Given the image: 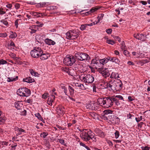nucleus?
Instances as JSON below:
<instances>
[{"label":"nucleus","instance_id":"f257e3e1","mask_svg":"<svg viewBox=\"0 0 150 150\" xmlns=\"http://www.w3.org/2000/svg\"><path fill=\"white\" fill-rule=\"evenodd\" d=\"M83 132L80 134V136L81 139L86 142H90L91 139L93 142H96L97 141L96 137L91 130H83Z\"/></svg>","mask_w":150,"mask_h":150},{"label":"nucleus","instance_id":"f03ea898","mask_svg":"<svg viewBox=\"0 0 150 150\" xmlns=\"http://www.w3.org/2000/svg\"><path fill=\"white\" fill-rule=\"evenodd\" d=\"M122 84L121 81L117 79L114 81H111L105 85L106 88L110 91H117L122 88Z\"/></svg>","mask_w":150,"mask_h":150},{"label":"nucleus","instance_id":"7ed1b4c3","mask_svg":"<svg viewBox=\"0 0 150 150\" xmlns=\"http://www.w3.org/2000/svg\"><path fill=\"white\" fill-rule=\"evenodd\" d=\"M111 97L108 96L98 98L97 100L98 103L100 106L104 108H108L113 105Z\"/></svg>","mask_w":150,"mask_h":150},{"label":"nucleus","instance_id":"20e7f679","mask_svg":"<svg viewBox=\"0 0 150 150\" xmlns=\"http://www.w3.org/2000/svg\"><path fill=\"white\" fill-rule=\"evenodd\" d=\"M43 53V51L39 47H35L33 50L31 51L30 54L32 57L34 58H38L40 57L41 54Z\"/></svg>","mask_w":150,"mask_h":150},{"label":"nucleus","instance_id":"39448f33","mask_svg":"<svg viewBox=\"0 0 150 150\" xmlns=\"http://www.w3.org/2000/svg\"><path fill=\"white\" fill-rule=\"evenodd\" d=\"M80 79L82 81L85 83H91L94 81L93 77L91 75L87 74L86 75H81L80 76Z\"/></svg>","mask_w":150,"mask_h":150},{"label":"nucleus","instance_id":"423d86ee","mask_svg":"<svg viewBox=\"0 0 150 150\" xmlns=\"http://www.w3.org/2000/svg\"><path fill=\"white\" fill-rule=\"evenodd\" d=\"M75 57L77 60L80 61H89L90 59V57L88 54L82 52L76 53Z\"/></svg>","mask_w":150,"mask_h":150},{"label":"nucleus","instance_id":"0eeeda50","mask_svg":"<svg viewBox=\"0 0 150 150\" xmlns=\"http://www.w3.org/2000/svg\"><path fill=\"white\" fill-rule=\"evenodd\" d=\"M75 62V58L72 55H67L63 60L64 63L68 66L72 65Z\"/></svg>","mask_w":150,"mask_h":150},{"label":"nucleus","instance_id":"6e6552de","mask_svg":"<svg viewBox=\"0 0 150 150\" xmlns=\"http://www.w3.org/2000/svg\"><path fill=\"white\" fill-rule=\"evenodd\" d=\"M17 94L21 96H28L31 94L29 90L26 88H21L18 89L17 91Z\"/></svg>","mask_w":150,"mask_h":150},{"label":"nucleus","instance_id":"1a4fd4ad","mask_svg":"<svg viewBox=\"0 0 150 150\" xmlns=\"http://www.w3.org/2000/svg\"><path fill=\"white\" fill-rule=\"evenodd\" d=\"M98 71L101 74L104 78H107L110 75L109 71L107 68H104L103 67L100 68H96Z\"/></svg>","mask_w":150,"mask_h":150},{"label":"nucleus","instance_id":"9d476101","mask_svg":"<svg viewBox=\"0 0 150 150\" xmlns=\"http://www.w3.org/2000/svg\"><path fill=\"white\" fill-rule=\"evenodd\" d=\"M112 111L110 110H106L104 111V115L103 116V119L105 120H107L109 121L110 119V117H112L111 114Z\"/></svg>","mask_w":150,"mask_h":150},{"label":"nucleus","instance_id":"9b49d317","mask_svg":"<svg viewBox=\"0 0 150 150\" xmlns=\"http://www.w3.org/2000/svg\"><path fill=\"white\" fill-rule=\"evenodd\" d=\"M134 37L137 39H138L142 41H144L146 40L147 37L146 35L139 34H134Z\"/></svg>","mask_w":150,"mask_h":150},{"label":"nucleus","instance_id":"f8f14e48","mask_svg":"<svg viewBox=\"0 0 150 150\" xmlns=\"http://www.w3.org/2000/svg\"><path fill=\"white\" fill-rule=\"evenodd\" d=\"M109 121L111 122L113 124H118L120 122V119L116 116L112 115V117H110Z\"/></svg>","mask_w":150,"mask_h":150},{"label":"nucleus","instance_id":"ddd939ff","mask_svg":"<svg viewBox=\"0 0 150 150\" xmlns=\"http://www.w3.org/2000/svg\"><path fill=\"white\" fill-rule=\"evenodd\" d=\"M72 33V40L77 38L80 34V32L79 31L77 30H71Z\"/></svg>","mask_w":150,"mask_h":150},{"label":"nucleus","instance_id":"4468645a","mask_svg":"<svg viewBox=\"0 0 150 150\" xmlns=\"http://www.w3.org/2000/svg\"><path fill=\"white\" fill-rule=\"evenodd\" d=\"M95 132L96 134L101 138H104L105 137L104 133L98 129H96Z\"/></svg>","mask_w":150,"mask_h":150},{"label":"nucleus","instance_id":"2eb2a0df","mask_svg":"<svg viewBox=\"0 0 150 150\" xmlns=\"http://www.w3.org/2000/svg\"><path fill=\"white\" fill-rule=\"evenodd\" d=\"M15 108L18 110H22L23 108V104L21 102L19 101H17L15 102L14 103Z\"/></svg>","mask_w":150,"mask_h":150},{"label":"nucleus","instance_id":"dca6fc26","mask_svg":"<svg viewBox=\"0 0 150 150\" xmlns=\"http://www.w3.org/2000/svg\"><path fill=\"white\" fill-rule=\"evenodd\" d=\"M50 54L48 53L41 54V55L40 56V59L42 60H44L47 59L50 57Z\"/></svg>","mask_w":150,"mask_h":150},{"label":"nucleus","instance_id":"f3484780","mask_svg":"<svg viewBox=\"0 0 150 150\" xmlns=\"http://www.w3.org/2000/svg\"><path fill=\"white\" fill-rule=\"evenodd\" d=\"M96 105L97 103H91L88 104L86 107L88 109L93 110L95 109L94 106Z\"/></svg>","mask_w":150,"mask_h":150},{"label":"nucleus","instance_id":"a211bd4d","mask_svg":"<svg viewBox=\"0 0 150 150\" xmlns=\"http://www.w3.org/2000/svg\"><path fill=\"white\" fill-rule=\"evenodd\" d=\"M45 42L48 45H54L55 44V42L54 41L48 38L46 39L45 40Z\"/></svg>","mask_w":150,"mask_h":150},{"label":"nucleus","instance_id":"6ab92c4d","mask_svg":"<svg viewBox=\"0 0 150 150\" xmlns=\"http://www.w3.org/2000/svg\"><path fill=\"white\" fill-rule=\"evenodd\" d=\"M55 98V96L52 95L51 96V97L49 98L47 101V103L50 105L52 106V103L54 101V100Z\"/></svg>","mask_w":150,"mask_h":150},{"label":"nucleus","instance_id":"aec40b11","mask_svg":"<svg viewBox=\"0 0 150 150\" xmlns=\"http://www.w3.org/2000/svg\"><path fill=\"white\" fill-rule=\"evenodd\" d=\"M34 81V79H32L31 77L27 78H26L23 79V81L28 83H31Z\"/></svg>","mask_w":150,"mask_h":150},{"label":"nucleus","instance_id":"412c9836","mask_svg":"<svg viewBox=\"0 0 150 150\" xmlns=\"http://www.w3.org/2000/svg\"><path fill=\"white\" fill-rule=\"evenodd\" d=\"M111 78L118 79L120 78L118 74L116 72H112L111 74L110 77Z\"/></svg>","mask_w":150,"mask_h":150},{"label":"nucleus","instance_id":"4be33fe9","mask_svg":"<svg viewBox=\"0 0 150 150\" xmlns=\"http://www.w3.org/2000/svg\"><path fill=\"white\" fill-rule=\"evenodd\" d=\"M66 35L67 39L72 40V33L71 30L69 31L66 33Z\"/></svg>","mask_w":150,"mask_h":150},{"label":"nucleus","instance_id":"5701e85b","mask_svg":"<svg viewBox=\"0 0 150 150\" xmlns=\"http://www.w3.org/2000/svg\"><path fill=\"white\" fill-rule=\"evenodd\" d=\"M108 62V58H104V59H101L99 60L100 63L103 65H104L106 64Z\"/></svg>","mask_w":150,"mask_h":150},{"label":"nucleus","instance_id":"b1692460","mask_svg":"<svg viewBox=\"0 0 150 150\" xmlns=\"http://www.w3.org/2000/svg\"><path fill=\"white\" fill-rule=\"evenodd\" d=\"M75 86L76 87H79L80 89L83 90H85L86 88L84 87V85L82 84H81L79 83H76L75 84Z\"/></svg>","mask_w":150,"mask_h":150},{"label":"nucleus","instance_id":"393cba45","mask_svg":"<svg viewBox=\"0 0 150 150\" xmlns=\"http://www.w3.org/2000/svg\"><path fill=\"white\" fill-rule=\"evenodd\" d=\"M99 8L98 7H93L92 8L90 11L86 12V15H87L88 14H89L91 13H93L98 10L99 9Z\"/></svg>","mask_w":150,"mask_h":150},{"label":"nucleus","instance_id":"a878e982","mask_svg":"<svg viewBox=\"0 0 150 150\" xmlns=\"http://www.w3.org/2000/svg\"><path fill=\"white\" fill-rule=\"evenodd\" d=\"M64 109L63 107H58L57 108V111L58 113L62 114L64 113Z\"/></svg>","mask_w":150,"mask_h":150},{"label":"nucleus","instance_id":"bb28decb","mask_svg":"<svg viewBox=\"0 0 150 150\" xmlns=\"http://www.w3.org/2000/svg\"><path fill=\"white\" fill-rule=\"evenodd\" d=\"M89 116L94 119H96L98 117V114L94 112L90 113Z\"/></svg>","mask_w":150,"mask_h":150},{"label":"nucleus","instance_id":"cd10ccee","mask_svg":"<svg viewBox=\"0 0 150 150\" xmlns=\"http://www.w3.org/2000/svg\"><path fill=\"white\" fill-rule=\"evenodd\" d=\"M110 61H112L113 62H115L116 64H119L120 62L119 60L116 57L112 58L111 59H110Z\"/></svg>","mask_w":150,"mask_h":150},{"label":"nucleus","instance_id":"c85d7f7f","mask_svg":"<svg viewBox=\"0 0 150 150\" xmlns=\"http://www.w3.org/2000/svg\"><path fill=\"white\" fill-rule=\"evenodd\" d=\"M18 79V76H16V77L15 78H13V77H8L7 79V81L8 82L15 81L17 80Z\"/></svg>","mask_w":150,"mask_h":150},{"label":"nucleus","instance_id":"c756f323","mask_svg":"<svg viewBox=\"0 0 150 150\" xmlns=\"http://www.w3.org/2000/svg\"><path fill=\"white\" fill-rule=\"evenodd\" d=\"M48 3H46L45 2L40 3H38L37 6L38 7H43L45 6Z\"/></svg>","mask_w":150,"mask_h":150},{"label":"nucleus","instance_id":"7c9ffc66","mask_svg":"<svg viewBox=\"0 0 150 150\" xmlns=\"http://www.w3.org/2000/svg\"><path fill=\"white\" fill-rule=\"evenodd\" d=\"M11 35L9 37L10 38H16L17 36V35L16 33H13L11 31Z\"/></svg>","mask_w":150,"mask_h":150},{"label":"nucleus","instance_id":"2f4dec72","mask_svg":"<svg viewBox=\"0 0 150 150\" xmlns=\"http://www.w3.org/2000/svg\"><path fill=\"white\" fill-rule=\"evenodd\" d=\"M99 59H93L91 61V63L92 64H97L99 62Z\"/></svg>","mask_w":150,"mask_h":150},{"label":"nucleus","instance_id":"473e14b6","mask_svg":"<svg viewBox=\"0 0 150 150\" xmlns=\"http://www.w3.org/2000/svg\"><path fill=\"white\" fill-rule=\"evenodd\" d=\"M69 89L71 95H72L74 93V89L70 86H69Z\"/></svg>","mask_w":150,"mask_h":150},{"label":"nucleus","instance_id":"72a5a7b5","mask_svg":"<svg viewBox=\"0 0 150 150\" xmlns=\"http://www.w3.org/2000/svg\"><path fill=\"white\" fill-rule=\"evenodd\" d=\"M35 115L36 117H37L41 121H42V120H43L42 117L40 115L39 113H37L35 114Z\"/></svg>","mask_w":150,"mask_h":150},{"label":"nucleus","instance_id":"f704fd0d","mask_svg":"<svg viewBox=\"0 0 150 150\" xmlns=\"http://www.w3.org/2000/svg\"><path fill=\"white\" fill-rule=\"evenodd\" d=\"M31 14L35 16H37L38 17H40V16H39V13L33 11Z\"/></svg>","mask_w":150,"mask_h":150},{"label":"nucleus","instance_id":"c9c22d12","mask_svg":"<svg viewBox=\"0 0 150 150\" xmlns=\"http://www.w3.org/2000/svg\"><path fill=\"white\" fill-rule=\"evenodd\" d=\"M111 100L112 101V102L113 103H113H115V104L119 101L118 100L117 98H114V96H111Z\"/></svg>","mask_w":150,"mask_h":150},{"label":"nucleus","instance_id":"e433bc0d","mask_svg":"<svg viewBox=\"0 0 150 150\" xmlns=\"http://www.w3.org/2000/svg\"><path fill=\"white\" fill-rule=\"evenodd\" d=\"M47 135L48 134L47 132H44L40 134V136L41 137L45 138Z\"/></svg>","mask_w":150,"mask_h":150},{"label":"nucleus","instance_id":"4c0bfd02","mask_svg":"<svg viewBox=\"0 0 150 150\" xmlns=\"http://www.w3.org/2000/svg\"><path fill=\"white\" fill-rule=\"evenodd\" d=\"M61 87L62 89L63 90L64 92L65 93V95H67V88L65 86H61Z\"/></svg>","mask_w":150,"mask_h":150},{"label":"nucleus","instance_id":"58836bf2","mask_svg":"<svg viewBox=\"0 0 150 150\" xmlns=\"http://www.w3.org/2000/svg\"><path fill=\"white\" fill-rule=\"evenodd\" d=\"M121 49L122 50H124L125 49L126 46L125 45V42H124L122 41V42L121 46Z\"/></svg>","mask_w":150,"mask_h":150},{"label":"nucleus","instance_id":"ea45409f","mask_svg":"<svg viewBox=\"0 0 150 150\" xmlns=\"http://www.w3.org/2000/svg\"><path fill=\"white\" fill-rule=\"evenodd\" d=\"M106 42V43L111 45H113L115 43V42L114 41L111 40H107Z\"/></svg>","mask_w":150,"mask_h":150},{"label":"nucleus","instance_id":"a19ab883","mask_svg":"<svg viewBox=\"0 0 150 150\" xmlns=\"http://www.w3.org/2000/svg\"><path fill=\"white\" fill-rule=\"evenodd\" d=\"M104 16V14L103 13L100 14L98 15V22H99L103 18V17Z\"/></svg>","mask_w":150,"mask_h":150},{"label":"nucleus","instance_id":"79ce46f5","mask_svg":"<svg viewBox=\"0 0 150 150\" xmlns=\"http://www.w3.org/2000/svg\"><path fill=\"white\" fill-rule=\"evenodd\" d=\"M18 131L19 132L18 133V134L19 135L21 134L22 132H23L24 133L25 132V131L23 129H22L21 128H18Z\"/></svg>","mask_w":150,"mask_h":150},{"label":"nucleus","instance_id":"37998d69","mask_svg":"<svg viewBox=\"0 0 150 150\" xmlns=\"http://www.w3.org/2000/svg\"><path fill=\"white\" fill-rule=\"evenodd\" d=\"M123 54L126 56H129V53L127 50H124L123 51Z\"/></svg>","mask_w":150,"mask_h":150},{"label":"nucleus","instance_id":"c03bdc74","mask_svg":"<svg viewBox=\"0 0 150 150\" xmlns=\"http://www.w3.org/2000/svg\"><path fill=\"white\" fill-rule=\"evenodd\" d=\"M7 63V62L3 59H0V65L1 64H4Z\"/></svg>","mask_w":150,"mask_h":150},{"label":"nucleus","instance_id":"a18cd8bd","mask_svg":"<svg viewBox=\"0 0 150 150\" xmlns=\"http://www.w3.org/2000/svg\"><path fill=\"white\" fill-rule=\"evenodd\" d=\"M3 116L2 112L0 111V121L1 122H4V119L2 118Z\"/></svg>","mask_w":150,"mask_h":150},{"label":"nucleus","instance_id":"49530a36","mask_svg":"<svg viewBox=\"0 0 150 150\" xmlns=\"http://www.w3.org/2000/svg\"><path fill=\"white\" fill-rule=\"evenodd\" d=\"M115 137L116 139L120 135L119 132L118 131H116L115 133Z\"/></svg>","mask_w":150,"mask_h":150},{"label":"nucleus","instance_id":"de8ad7c7","mask_svg":"<svg viewBox=\"0 0 150 150\" xmlns=\"http://www.w3.org/2000/svg\"><path fill=\"white\" fill-rule=\"evenodd\" d=\"M142 119V116H141L140 117H136L135 120H136V122H139Z\"/></svg>","mask_w":150,"mask_h":150},{"label":"nucleus","instance_id":"09e8293b","mask_svg":"<svg viewBox=\"0 0 150 150\" xmlns=\"http://www.w3.org/2000/svg\"><path fill=\"white\" fill-rule=\"evenodd\" d=\"M84 26H85V29L88 27V26H92L93 25V23H91L90 24H83Z\"/></svg>","mask_w":150,"mask_h":150},{"label":"nucleus","instance_id":"8fccbe9b","mask_svg":"<svg viewBox=\"0 0 150 150\" xmlns=\"http://www.w3.org/2000/svg\"><path fill=\"white\" fill-rule=\"evenodd\" d=\"M63 70L64 71L67 72L68 74L70 73V71H69V69L68 68L65 67V68H63Z\"/></svg>","mask_w":150,"mask_h":150},{"label":"nucleus","instance_id":"3c124183","mask_svg":"<svg viewBox=\"0 0 150 150\" xmlns=\"http://www.w3.org/2000/svg\"><path fill=\"white\" fill-rule=\"evenodd\" d=\"M112 31V30L111 28H109L106 30V32L108 34H110Z\"/></svg>","mask_w":150,"mask_h":150},{"label":"nucleus","instance_id":"603ef678","mask_svg":"<svg viewBox=\"0 0 150 150\" xmlns=\"http://www.w3.org/2000/svg\"><path fill=\"white\" fill-rule=\"evenodd\" d=\"M59 140V142L62 144H63L64 145H65L66 144H65L64 142V140L63 139H58Z\"/></svg>","mask_w":150,"mask_h":150},{"label":"nucleus","instance_id":"864d4df0","mask_svg":"<svg viewBox=\"0 0 150 150\" xmlns=\"http://www.w3.org/2000/svg\"><path fill=\"white\" fill-rule=\"evenodd\" d=\"M25 101L26 103H27L30 104H31L33 102V100L31 99H29L27 100H25Z\"/></svg>","mask_w":150,"mask_h":150},{"label":"nucleus","instance_id":"5fc2aeb1","mask_svg":"<svg viewBox=\"0 0 150 150\" xmlns=\"http://www.w3.org/2000/svg\"><path fill=\"white\" fill-rule=\"evenodd\" d=\"M7 36V34L6 33H0V37H2L3 38Z\"/></svg>","mask_w":150,"mask_h":150},{"label":"nucleus","instance_id":"6e6d98bb","mask_svg":"<svg viewBox=\"0 0 150 150\" xmlns=\"http://www.w3.org/2000/svg\"><path fill=\"white\" fill-rule=\"evenodd\" d=\"M114 98H119V99L120 100H122L123 99V97L121 95H117L115 97H114Z\"/></svg>","mask_w":150,"mask_h":150},{"label":"nucleus","instance_id":"4d7b16f0","mask_svg":"<svg viewBox=\"0 0 150 150\" xmlns=\"http://www.w3.org/2000/svg\"><path fill=\"white\" fill-rule=\"evenodd\" d=\"M30 73L33 76H35L36 75L35 73L32 70H30Z\"/></svg>","mask_w":150,"mask_h":150},{"label":"nucleus","instance_id":"13d9d810","mask_svg":"<svg viewBox=\"0 0 150 150\" xmlns=\"http://www.w3.org/2000/svg\"><path fill=\"white\" fill-rule=\"evenodd\" d=\"M150 148L148 147V146H145V147H142V149L143 150H149V149Z\"/></svg>","mask_w":150,"mask_h":150},{"label":"nucleus","instance_id":"bf43d9fd","mask_svg":"<svg viewBox=\"0 0 150 150\" xmlns=\"http://www.w3.org/2000/svg\"><path fill=\"white\" fill-rule=\"evenodd\" d=\"M80 29L81 30H85V26H84L83 24L81 25V26L80 27Z\"/></svg>","mask_w":150,"mask_h":150},{"label":"nucleus","instance_id":"052dcab7","mask_svg":"<svg viewBox=\"0 0 150 150\" xmlns=\"http://www.w3.org/2000/svg\"><path fill=\"white\" fill-rule=\"evenodd\" d=\"M20 4L18 3H16L15 4V6L16 9H18L20 7Z\"/></svg>","mask_w":150,"mask_h":150},{"label":"nucleus","instance_id":"680f3d73","mask_svg":"<svg viewBox=\"0 0 150 150\" xmlns=\"http://www.w3.org/2000/svg\"><path fill=\"white\" fill-rule=\"evenodd\" d=\"M47 93H45L42 95V97L43 98L46 99L47 97Z\"/></svg>","mask_w":150,"mask_h":150},{"label":"nucleus","instance_id":"e2e57ef3","mask_svg":"<svg viewBox=\"0 0 150 150\" xmlns=\"http://www.w3.org/2000/svg\"><path fill=\"white\" fill-rule=\"evenodd\" d=\"M1 22H3V24L6 25H7L8 24V22L7 21H6L2 20V21H1Z\"/></svg>","mask_w":150,"mask_h":150},{"label":"nucleus","instance_id":"0e129e2a","mask_svg":"<svg viewBox=\"0 0 150 150\" xmlns=\"http://www.w3.org/2000/svg\"><path fill=\"white\" fill-rule=\"evenodd\" d=\"M17 145L16 144L15 145L13 146H11V150H15L16 149V146Z\"/></svg>","mask_w":150,"mask_h":150},{"label":"nucleus","instance_id":"69168bd1","mask_svg":"<svg viewBox=\"0 0 150 150\" xmlns=\"http://www.w3.org/2000/svg\"><path fill=\"white\" fill-rule=\"evenodd\" d=\"M3 146L4 145L7 146L8 145V143L7 142H6V141H3L2 142Z\"/></svg>","mask_w":150,"mask_h":150},{"label":"nucleus","instance_id":"338daca9","mask_svg":"<svg viewBox=\"0 0 150 150\" xmlns=\"http://www.w3.org/2000/svg\"><path fill=\"white\" fill-rule=\"evenodd\" d=\"M128 98L129 100V101H132L134 100V99L132 98V97L131 96H128Z\"/></svg>","mask_w":150,"mask_h":150},{"label":"nucleus","instance_id":"774afa93","mask_svg":"<svg viewBox=\"0 0 150 150\" xmlns=\"http://www.w3.org/2000/svg\"><path fill=\"white\" fill-rule=\"evenodd\" d=\"M140 3H142L143 5H146L147 4V2L143 1H140Z\"/></svg>","mask_w":150,"mask_h":150}]
</instances>
